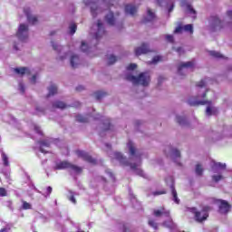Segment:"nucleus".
<instances>
[{"label":"nucleus","instance_id":"obj_1","mask_svg":"<svg viewBox=\"0 0 232 232\" xmlns=\"http://www.w3.org/2000/svg\"><path fill=\"white\" fill-rule=\"evenodd\" d=\"M126 81H130V82H132L133 84L148 87L151 82V75H150V72H140L138 76L128 74L126 76Z\"/></svg>","mask_w":232,"mask_h":232},{"label":"nucleus","instance_id":"obj_2","mask_svg":"<svg viewBox=\"0 0 232 232\" xmlns=\"http://www.w3.org/2000/svg\"><path fill=\"white\" fill-rule=\"evenodd\" d=\"M190 211L194 215L195 221L202 224V222H206V220L209 218V212L211 211V207L205 206L202 208L201 211L197 210V208H191Z\"/></svg>","mask_w":232,"mask_h":232},{"label":"nucleus","instance_id":"obj_3","mask_svg":"<svg viewBox=\"0 0 232 232\" xmlns=\"http://www.w3.org/2000/svg\"><path fill=\"white\" fill-rule=\"evenodd\" d=\"M114 159L116 160H119L121 166H130V169H133V171H137V175H140V177H144V171H142V169H137L139 165H137V163H130V161H128V159L124 157L122 153L114 152Z\"/></svg>","mask_w":232,"mask_h":232},{"label":"nucleus","instance_id":"obj_4","mask_svg":"<svg viewBox=\"0 0 232 232\" xmlns=\"http://www.w3.org/2000/svg\"><path fill=\"white\" fill-rule=\"evenodd\" d=\"M54 169H72V171H74V173H82V168L73 165L66 160L56 163Z\"/></svg>","mask_w":232,"mask_h":232},{"label":"nucleus","instance_id":"obj_5","mask_svg":"<svg viewBox=\"0 0 232 232\" xmlns=\"http://www.w3.org/2000/svg\"><path fill=\"white\" fill-rule=\"evenodd\" d=\"M216 204H219L218 206V211L221 215H227L229 213V210L231 209V205L224 199H216Z\"/></svg>","mask_w":232,"mask_h":232},{"label":"nucleus","instance_id":"obj_6","mask_svg":"<svg viewBox=\"0 0 232 232\" xmlns=\"http://www.w3.org/2000/svg\"><path fill=\"white\" fill-rule=\"evenodd\" d=\"M16 37L19 41L24 43V41L28 39V25L21 24L16 33Z\"/></svg>","mask_w":232,"mask_h":232},{"label":"nucleus","instance_id":"obj_7","mask_svg":"<svg viewBox=\"0 0 232 232\" xmlns=\"http://www.w3.org/2000/svg\"><path fill=\"white\" fill-rule=\"evenodd\" d=\"M77 157L85 160V162H89V164H97V160L93 159L88 152L83 150H76L75 151Z\"/></svg>","mask_w":232,"mask_h":232},{"label":"nucleus","instance_id":"obj_8","mask_svg":"<svg viewBox=\"0 0 232 232\" xmlns=\"http://www.w3.org/2000/svg\"><path fill=\"white\" fill-rule=\"evenodd\" d=\"M211 19L212 32H217V30H222L224 28V22H222L220 18H218V16H212Z\"/></svg>","mask_w":232,"mask_h":232},{"label":"nucleus","instance_id":"obj_9","mask_svg":"<svg viewBox=\"0 0 232 232\" xmlns=\"http://www.w3.org/2000/svg\"><path fill=\"white\" fill-rule=\"evenodd\" d=\"M127 146L129 148L130 160L131 157H135L136 159H139L140 162H141L140 157H142V154L137 152V148H135V144H133L131 141H129Z\"/></svg>","mask_w":232,"mask_h":232},{"label":"nucleus","instance_id":"obj_10","mask_svg":"<svg viewBox=\"0 0 232 232\" xmlns=\"http://www.w3.org/2000/svg\"><path fill=\"white\" fill-rule=\"evenodd\" d=\"M153 215L156 218L162 217V216L169 218L170 217V212H169V210L166 209V208L160 207L159 209H154Z\"/></svg>","mask_w":232,"mask_h":232},{"label":"nucleus","instance_id":"obj_11","mask_svg":"<svg viewBox=\"0 0 232 232\" xmlns=\"http://www.w3.org/2000/svg\"><path fill=\"white\" fill-rule=\"evenodd\" d=\"M98 31L95 34V39L99 40L104 34H106V31L104 30V24H102V21L98 20L97 22Z\"/></svg>","mask_w":232,"mask_h":232},{"label":"nucleus","instance_id":"obj_12","mask_svg":"<svg viewBox=\"0 0 232 232\" xmlns=\"http://www.w3.org/2000/svg\"><path fill=\"white\" fill-rule=\"evenodd\" d=\"M151 50L148 47L146 44H142L141 46L135 49V55L139 57V55H142L144 53H150Z\"/></svg>","mask_w":232,"mask_h":232},{"label":"nucleus","instance_id":"obj_13","mask_svg":"<svg viewBox=\"0 0 232 232\" xmlns=\"http://www.w3.org/2000/svg\"><path fill=\"white\" fill-rule=\"evenodd\" d=\"M24 14L27 17L28 23H30L31 24H36V23H38L39 20H37L36 16L32 15V14L30 13V9H24Z\"/></svg>","mask_w":232,"mask_h":232},{"label":"nucleus","instance_id":"obj_14","mask_svg":"<svg viewBox=\"0 0 232 232\" xmlns=\"http://www.w3.org/2000/svg\"><path fill=\"white\" fill-rule=\"evenodd\" d=\"M193 66H195V62L181 63L178 67V72L180 75V73H181L182 70H184V68H193Z\"/></svg>","mask_w":232,"mask_h":232},{"label":"nucleus","instance_id":"obj_15","mask_svg":"<svg viewBox=\"0 0 232 232\" xmlns=\"http://www.w3.org/2000/svg\"><path fill=\"white\" fill-rule=\"evenodd\" d=\"M38 144L40 146V151L41 153H48V151L44 150V148H50V141L46 140H39Z\"/></svg>","mask_w":232,"mask_h":232},{"label":"nucleus","instance_id":"obj_16","mask_svg":"<svg viewBox=\"0 0 232 232\" xmlns=\"http://www.w3.org/2000/svg\"><path fill=\"white\" fill-rule=\"evenodd\" d=\"M53 108L58 110H65V108H68V105L62 101H56L53 102Z\"/></svg>","mask_w":232,"mask_h":232},{"label":"nucleus","instance_id":"obj_17","mask_svg":"<svg viewBox=\"0 0 232 232\" xmlns=\"http://www.w3.org/2000/svg\"><path fill=\"white\" fill-rule=\"evenodd\" d=\"M188 103L189 104V106H198V105H202L204 106V104H211V102L208 101H191V99H189L188 101Z\"/></svg>","mask_w":232,"mask_h":232},{"label":"nucleus","instance_id":"obj_18","mask_svg":"<svg viewBox=\"0 0 232 232\" xmlns=\"http://www.w3.org/2000/svg\"><path fill=\"white\" fill-rule=\"evenodd\" d=\"M173 200L176 204H180V199H179V195L177 194V189L175 188V184L170 186Z\"/></svg>","mask_w":232,"mask_h":232},{"label":"nucleus","instance_id":"obj_19","mask_svg":"<svg viewBox=\"0 0 232 232\" xmlns=\"http://www.w3.org/2000/svg\"><path fill=\"white\" fill-rule=\"evenodd\" d=\"M125 12L126 14L133 15L134 14H137V7L133 5H125Z\"/></svg>","mask_w":232,"mask_h":232},{"label":"nucleus","instance_id":"obj_20","mask_svg":"<svg viewBox=\"0 0 232 232\" xmlns=\"http://www.w3.org/2000/svg\"><path fill=\"white\" fill-rule=\"evenodd\" d=\"M206 114L208 117H211V115H218V109L211 108V106H208L206 110Z\"/></svg>","mask_w":232,"mask_h":232},{"label":"nucleus","instance_id":"obj_21","mask_svg":"<svg viewBox=\"0 0 232 232\" xmlns=\"http://www.w3.org/2000/svg\"><path fill=\"white\" fill-rule=\"evenodd\" d=\"M105 19H106L108 24H110V26H113L115 24V16L113 15L112 12H111L109 14H107L105 16Z\"/></svg>","mask_w":232,"mask_h":232},{"label":"nucleus","instance_id":"obj_22","mask_svg":"<svg viewBox=\"0 0 232 232\" xmlns=\"http://www.w3.org/2000/svg\"><path fill=\"white\" fill-rule=\"evenodd\" d=\"M181 6H187V10H188L189 14L197 15V11L193 8V6H191V5L188 4V2H181Z\"/></svg>","mask_w":232,"mask_h":232},{"label":"nucleus","instance_id":"obj_23","mask_svg":"<svg viewBox=\"0 0 232 232\" xmlns=\"http://www.w3.org/2000/svg\"><path fill=\"white\" fill-rule=\"evenodd\" d=\"M163 226L165 227H169V229H175V227H177V225L175 224V222H173V219H169L163 222Z\"/></svg>","mask_w":232,"mask_h":232},{"label":"nucleus","instance_id":"obj_24","mask_svg":"<svg viewBox=\"0 0 232 232\" xmlns=\"http://www.w3.org/2000/svg\"><path fill=\"white\" fill-rule=\"evenodd\" d=\"M77 64H79V56L74 54L71 57V66L72 68H77Z\"/></svg>","mask_w":232,"mask_h":232},{"label":"nucleus","instance_id":"obj_25","mask_svg":"<svg viewBox=\"0 0 232 232\" xmlns=\"http://www.w3.org/2000/svg\"><path fill=\"white\" fill-rule=\"evenodd\" d=\"M195 173L198 177H202V175H204V168H202L201 164L196 165Z\"/></svg>","mask_w":232,"mask_h":232},{"label":"nucleus","instance_id":"obj_26","mask_svg":"<svg viewBox=\"0 0 232 232\" xmlns=\"http://www.w3.org/2000/svg\"><path fill=\"white\" fill-rule=\"evenodd\" d=\"M148 15H149L150 19L144 18L142 20V23H150V22L153 21V19H155V13H152L151 9H148Z\"/></svg>","mask_w":232,"mask_h":232},{"label":"nucleus","instance_id":"obj_27","mask_svg":"<svg viewBox=\"0 0 232 232\" xmlns=\"http://www.w3.org/2000/svg\"><path fill=\"white\" fill-rule=\"evenodd\" d=\"M94 95H95V99L97 101H101L102 99H104V97H106V95H108V93L104 92L102 91H98V92H94Z\"/></svg>","mask_w":232,"mask_h":232},{"label":"nucleus","instance_id":"obj_28","mask_svg":"<svg viewBox=\"0 0 232 232\" xmlns=\"http://www.w3.org/2000/svg\"><path fill=\"white\" fill-rule=\"evenodd\" d=\"M14 72L15 73H18V75H24V73H28V68L26 67L15 68Z\"/></svg>","mask_w":232,"mask_h":232},{"label":"nucleus","instance_id":"obj_29","mask_svg":"<svg viewBox=\"0 0 232 232\" xmlns=\"http://www.w3.org/2000/svg\"><path fill=\"white\" fill-rule=\"evenodd\" d=\"M57 93V86L51 85L49 87V93L47 94V97H50L51 95H55Z\"/></svg>","mask_w":232,"mask_h":232},{"label":"nucleus","instance_id":"obj_30","mask_svg":"<svg viewBox=\"0 0 232 232\" xmlns=\"http://www.w3.org/2000/svg\"><path fill=\"white\" fill-rule=\"evenodd\" d=\"M76 121L82 122V123H86V122H88V117H84V116L79 114L76 116Z\"/></svg>","mask_w":232,"mask_h":232},{"label":"nucleus","instance_id":"obj_31","mask_svg":"<svg viewBox=\"0 0 232 232\" xmlns=\"http://www.w3.org/2000/svg\"><path fill=\"white\" fill-rule=\"evenodd\" d=\"M2 160L4 162V166L8 167L10 166V162L8 161V156L6 155V153L2 152Z\"/></svg>","mask_w":232,"mask_h":232},{"label":"nucleus","instance_id":"obj_32","mask_svg":"<svg viewBox=\"0 0 232 232\" xmlns=\"http://www.w3.org/2000/svg\"><path fill=\"white\" fill-rule=\"evenodd\" d=\"M162 62V56L161 55H156L153 57L152 61L150 62V64H157L158 63Z\"/></svg>","mask_w":232,"mask_h":232},{"label":"nucleus","instance_id":"obj_33","mask_svg":"<svg viewBox=\"0 0 232 232\" xmlns=\"http://www.w3.org/2000/svg\"><path fill=\"white\" fill-rule=\"evenodd\" d=\"M209 53L211 57H215V59H222V57H224L220 53L216 51H210Z\"/></svg>","mask_w":232,"mask_h":232},{"label":"nucleus","instance_id":"obj_34","mask_svg":"<svg viewBox=\"0 0 232 232\" xmlns=\"http://www.w3.org/2000/svg\"><path fill=\"white\" fill-rule=\"evenodd\" d=\"M148 224L153 229H159V224L156 223L155 219H149Z\"/></svg>","mask_w":232,"mask_h":232},{"label":"nucleus","instance_id":"obj_35","mask_svg":"<svg viewBox=\"0 0 232 232\" xmlns=\"http://www.w3.org/2000/svg\"><path fill=\"white\" fill-rule=\"evenodd\" d=\"M111 123L110 122V120H107L104 123H103V131H109V130H111Z\"/></svg>","mask_w":232,"mask_h":232},{"label":"nucleus","instance_id":"obj_36","mask_svg":"<svg viewBox=\"0 0 232 232\" xmlns=\"http://www.w3.org/2000/svg\"><path fill=\"white\" fill-rule=\"evenodd\" d=\"M183 30L185 32H189V34H193V24H186L185 26H183Z\"/></svg>","mask_w":232,"mask_h":232},{"label":"nucleus","instance_id":"obj_37","mask_svg":"<svg viewBox=\"0 0 232 232\" xmlns=\"http://www.w3.org/2000/svg\"><path fill=\"white\" fill-rule=\"evenodd\" d=\"M69 28L71 35H73L77 32V24H72Z\"/></svg>","mask_w":232,"mask_h":232},{"label":"nucleus","instance_id":"obj_38","mask_svg":"<svg viewBox=\"0 0 232 232\" xmlns=\"http://www.w3.org/2000/svg\"><path fill=\"white\" fill-rule=\"evenodd\" d=\"M115 63H117V56H115V55H111V56L109 57V63H108V64H109V65H111V64H115Z\"/></svg>","mask_w":232,"mask_h":232},{"label":"nucleus","instance_id":"obj_39","mask_svg":"<svg viewBox=\"0 0 232 232\" xmlns=\"http://www.w3.org/2000/svg\"><path fill=\"white\" fill-rule=\"evenodd\" d=\"M177 122H179L180 126H184V124H186V119L181 116H177Z\"/></svg>","mask_w":232,"mask_h":232},{"label":"nucleus","instance_id":"obj_40","mask_svg":"<svg viewBox=\"0 0 232 232\" xmlns=\"http://www.w3.org/2000/svg\"><path fill=\"white\" fill-rule=\"evenodd\" d=\"M184 30V26H182V24H179L176 29L174 30V34H182V31Z\"/></svg>","mask_w":232,"mask_h":232},{"label":"nucleus","instance_id":"obj_41","mask_svg":"<svg viewBox=\"0 0 232 232\" xmlns=\"http://www.w3.org/2000/svg\"><path fill=\"white\" fill-rule=\"evenodd\" d=\"M171 153L174 155V157L180 159V150L177 149H171Z\"/></svg>","mask_w":232,"mask_h":232},{"label":"nucleus","instance_id":"obj_42","mask_svg":"<svg viewBox=\"0 0 232 232\" xmlns=\"http://www.w3.org/2000/svg\"><path fill=\"white\" fill-rule=\"evenodd\" d=\"M22 208L23 209H32V205L26 201H23Z\"/></svg>","mask_w":232,"mask_h":232},{"label":"nucleus","instance_id":"obj_43","mask_svg":"<svg viewBox=\"0 0 232 232\" xmlns=\"http://www.w3.org/2000/svg\"><path fill=\"white\" fill-rule=\"evenodd\" d=\"M222 179H224L222 175L212 176V180H214V182H218L219 180H222Z\"/></svg>","mask_w":232,"mask_h":232},{"label":"nucleus","instance_id":"obj_44","mask_svg":"<svg viewBox=\"0 0 232 232\" xmlns=\"http://www.w3.org/2000/svg\"><path fill=\"white\" fill-rule=\"evenodd\" d=\"M88 44H86V43L82 42V46H81V50L82 52H83L84 53H86L88 52Z\"/></svg>","mask_w":232,"mask_h":232},{"label":"nucleus","instance_id":"obj_45","mask_svg":"<svg viewBox=\"0 0 232 232\" xmlns=\"http://www.w3.org/2000/svg\"><path fill=\"white\" fill-rule=\"evenodd\" d=\"M166 190H160V191H154L152 192L153 197H158L159 195H166Z\"/></svg>","mask_w":232,"mask_h":232},{"label":"nucleus","instance_id":"obj_46","mask_svg":"<svg viewBox=\"0 0 232 232\" xmlns=\"http://www.w3.org/2000/svg\"><path fill=\"white\" fill-rule=\"evenodd\" d=\"M215 166L219 169H226V163L218 162V163H215Z\"/></svg>","mask_w":232,"mask_h":232},{"label":"nucleus","instance_id":"obj_47","mask_svg":"<svg viewBox=\"0 0 232 232\" xmlns=\"http://www.w3.org/2000/svg\"><path fill=\"white\" fill-rule=\"evenodd\" d=\"M121 229H122V232H131V229L127 224H123Z\"/></svg>","mask_w":232,"mask_h":232},{"label":"nucleus","instance_id":"obj_48","mask_svg":"<svg viewBox=\"0 0 232 232\" xmlns=\"http://www.w3.org/2000/svg\"><path fill=\"white\" fill-rule=\"evenodd\" d=\"M8 193L6 192V188H0V197H6Z\"/></svg>","mask_w":232,"mask_h":232},{"label":"nucleus","instance_id":"obj_49","mask_svg":"<svg viewBox=\"0 0 232 232\" xmlns=\"http://www.w3.org/2000/svg\"><path fill=\"white\" fill-rule=\"evenodd\" d=\"M34 131L38 133V135H43V130H41V127L38 125H34Z\"/></svg>","mask_w":232,"mask_h":232},{"label":"nucleus","instance_id":"obj_50","mask_svg":"<svg viewBox=\"0 0 232 232\" xmlns=\"http://www.w3.org/2000/svg\"><path fill=\"white\" fill-rule=\"evenodd\" d=\"M206 86V81L201 80L199 82L197 83L198 88H205Z\"/></svg>","mask_w":232,"mask_h":232},{"label":"nucleus","instance_id":"obj_51","mask_svg":"<svg viewBox=\"0 0 232 232\" xmlns=\"http://www.w3.org/2000/svg\"><path fill=\"white\" fill-rule=\"evenodd\" d=\"M97 7H93V6H92L91 7V14H92V17H97Z\"/></svg>","mask_w":232,"mask_h":232},{"label":"nucleus","instance_id":"obj_52","mask_svg":"<svg viewBox=\"0 0 232 232\" xmlns=\"http://www.w3.org/2000/svg\"><path fill=\"white\" fill-rule=\"evenodd\" d=\"M137 69V63H130L128 65L127 70H136Z\"/></svg>","mask_w":232,"mask_h":232},{"label":"nucleus","instance_id":"obj_53","mask_svg":"<svg viewBox=\"0 0 232 232\" xmlns=\"http://www.w3.org/2000/svg\"><path fill=\"white\" fill-rule=\"evenodd\" d=\"M166 39L169 43H174L175 39L173 38V35L171 34H167Z\"/></svg>","mask_w":232,"mask_h":232},{"label":"nucleus","instance_id":"obj_54","mask_svg":"<svg viewBox=\"0 0 232 232\" xmlns=\"http://www.w3.org/2000/svg\"><path fill=\"white\" fill-rule=\"evenodd\" d=\"M68 199L72 202V204H77V200L75 199V196L71 195Z\"/></svg>","mask_w":232,"mask_h":232},{"label":"nucleus","instance_id":"obj_55","mask_svg":"<svg viewBox=\"0 0 232 232\" xmlns=\"http://www.w3.org/2000/svg\"><path fill=\"white\" fill-rule=\"evenodd\" d=\"M52 46H53V49L55 51H57L59 48V45L57 44H55L54 42H52Z\"/></svg>","mask_w":232,"mask_h":232},{"label":"nucleus","instance_id":"obj_56","mask_svg":"<svg viewBox=\"0 0 232 232\" xmlns=\"http://www.w3.org/2000/svg\"><path fill=\"white\" fill-rule=\"evenodd\" d=\"M82 90H84V86L82 85H79L78 87H76V92H82Z\"/></svg>","mask_w":232,"mask_h":232},{"label":"nucleus","instance_id":"obj_57","mask_svg":"<svg viewBox=\"0 0 232 232\" xmlns=\"http://www.w3.org/2000/svg\"><path fill=\"white\" fill-rule=\"evenodd\" d=\"M31 81H32L33 84H35V82H36V81H37V76H36V75H33Z\"/></svg>","mask_w":232,"mask_h":232},{"label":"nucleus","instance_id":"obj_58","mask_svg":"<svg viewBox=\"0 0 232 232\" xmlns=\"http://www.w3.org/2000/svg\"><path fill=\"white\" fill-rule=\"evenodd\" d=\"M46 191H47V195H50L53 191L52 187H47Z\"/></svg>","mask_w":232,"mask_h":232},{"label":"nucleus","instance_id":"obj_59","mask_svg":"<svg viewBox=\"0 0 232 232\" xmlns=\"http://www.w3.org/2000/svg\"><path fill=\"white\" fill-rule=\"evenodd\" d=\"M36 111H41L42 113H44V109L41 107H36Z\"/></svg>","mask_w":232,"mask_h":232},{"label":"nucleus","instance_id":"obj_60","mask_svg":"<svg viewBox=\"0 0 232 232\" xmlns=\"http://www.w3.org/2000/svg\"><path fill=\"white\" fill-rule=\"evenodd\" d=\"M83 3L85 4V5H92V0H83Z\"/></svg>","mask_w":232,"mask_h":232},{"label":"nucleus","instance_id":"obj_61","mask_svg":"<svg viewBox=\"0 0 232 232\" xmlns=\"http://www.w3.org/2000/svg\"><path fill=\"white\" fill-rule=\"evenodd\" d=\"M173 8H175V5H171L170 7L169 8V13L173 12Z\"/></svg>","mask_w":232,"mask_h":232},{"label":"nucleus","instance_id":"obj_62","mask_svg":"<svg viewBox=\"0 0 232 232\" xmlns=\"http://www.w3.org/2000/svg\"><path fill=\"white\" fill-rule=\"evenodd\" d=\"M0 232H8V228L4 227V228L0 229Z\"/></svg>","mask_w":232,"mask_h":232},{"label":"nucleus","instance_id":"obj_63","mask_svg":"<svg viewBox=\"0 0 232 232\" xmlns=\"http://www.w3.org/2000/svg\"><path fill=\"white\" fill-rule=\"evenodd\" d=\"M208 90H207L203 94H202V99H206V95L208 93Z\"/></svg>","mask_w":232,"mask_h":232},{"label":"nucleus","instance_id":"obj_64","mask_svg":"<svg viewBox=\"0 0 232 232\" xmlns=\"http://www.w3.org/2000/svg\"><path fill=\"white\" fill-rule=\"evenodd\" d=\"M14 50H19V48H17V44H14Z\"/></svg>","mask_w":232,"mask_h":232}]
</instances>
